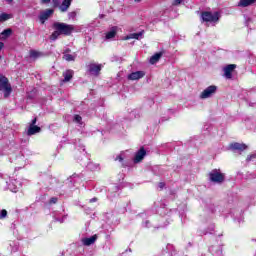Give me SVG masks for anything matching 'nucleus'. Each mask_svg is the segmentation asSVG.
Returning <instances> with one entry per match:
<instances>
[{
    "mask_svg": "<svg viewBox=\"0 0 256 256\" xmlns=\"http://www.w3.org/2000/svg\"><path fill=\"white\" fill-rule=\"evenodd\" d=\"M115 161H119L121 163V161H123V153H121L120 155H118L116 158H115Z\"/></svg>",
    "mask_w": 256,
    "mask_h": 256,
    "instance_id": "c756f323",
    "label": "nucleus"
},
{
    "mask_svg": "<svg viewBox=\"0 0 256 256\" xmlns=\"http://www.w3.org/2000/svg\"><path fill=\"white\" fill-rule=\"evenodd\" d=\"M5 217H7V210H1L0 219H5Z\"/></svg>",
    "mask_w": 256,
    "mask_h": 256,
    "instance_id": "bb28decb",
    "label": "nucleus"
},
{
    "mask_svg": "<svg viewBox=\"0 0 256 256\" xmlns=\"http://www.w3.org/2000/svg\"><path fill=\"white\" fill-rule=\"evenodd\" d=\"M118 29L119 28L117 26H113L108 32H106L105 40L110 41V39H114L115 35H117Z\"/></svg>",
    "mask_w": 256,
    "mask_h": 256,
    "instance_id": "9b49d317",
    "label": "nucleus"
},
{
    "mask_svg": "<svg viewBox=\"0 0 256 256\" xmlns=\"http://www.w3.org/2000/svg\"><path fill=\"white\" fill-rule=\"evenodd\" d=\"M50 203H57V198L56 197L51 198Z\"/></svg>",
    "mask_w": 256,
    "mask_h": 256,
    "instance_id": "2f4dec72",
    "label": "nucleus"
},
{
    "mask_svg": "<svg viewBox=\"0 0 256 256\" xmlns=\"http://www.w3.org/2000/svg\"><path fill=\"white\" fill-rule=\"evenodd\" d=\"M145 77V73L143 71L132 72L128 75L129 81H139V79H143Z\"/></svg>",
    "mask_w": 256,
    "mask_h": 256,
    "instance_id": "1a4fd4ad",
    "label": "nucleus"
},
{
    "mask_svg": "<svg viewBox=\"0 0 256 256\" xmlns=\"http://www.w3.org/2000/svg\"><path fill=\"white\" fill-rule=\"evenodd\" d=\"M135 1H141V0H135Z\"/></svg>",
    "mask_w": 256,
    "mask_h": 256,
    "instance_id": "ea45409f",
    "label": "nucleus"
},
{
    "mask_svg": "<svg viewBox=\"0 0 256 256\" xmlns=\"http://www.w3.org/2000/svg\"><path fill=\"white\" fill-rule=\"evenodd\" d=\"M209 179L212 183H223L225 175L221 173V170L214 169L209 173Z\"/></svg>",
    "mask_w": 256,
    "mask_h": 256,
    "instance_id": "20e7f679",
    "label": "nucleus"
},
{
    "mask_svg": "<svg viewBox=\"0 0 256 256\" xmlns=\"http://www.w3.org/2000/svg\"><path fill=\"white\" fill-rule=\"evenodd\" d=\"M64 1H71V0H64Z\"/></svg>",
    "mask_w": 256,
    "mask_h": 256,
    "instance_id": "4c0bfd02",
    "label": "nucleus"
},
{
    "mask_svg": "<svg viewBox=\"0 0 256 256\" xmlns=\"http://www.w3.org/2000/svg\"><path fill=\"white\" fill-rule=\"evenodd\" d=\"M253 3V1H240L238 3V7H249V5H251Z\"/></svg>",
    "mask_w": 256,
    "mask_h": 256,
    "instance_id": "b1692460",
    "label": "nucleus"
},
{
    "mask_svg": "<svg viewBox=\"0 0 256 256\" xmlns=\"http://www.w3.org/2000/svg\"><path fill=\"white\" fill-rule=\"evenodd\" d=\"M97 201V198L90 199V203H95Z\"/></svg>",
    "mask_w": 256,
    "mask_h": 256,
    "instance_id": "f704fd0d",
    "label": "nucleus"
},
{
    "mask_svg": "<svg viewBox=\"0 0 256 256\" xmlns=\"http://www.w3.org/2000/svg\"><path fill=\"white\" fill-rule=\"evenodd\" d=\"M68 17H69V19H75V18L77 17V13H75V12H70V13L68 14Z\"/></svg>",
    "mask_w": 256,
    "mask_h": 256,
    "instance_id": "cd10ccee",
    "label": "nucleus"
},
{
    "mask_svg": "<svg viewBox=\"0 0 256 256\" xmlns=\"http://www.w3.org/2000/svg\"><path fill=\"white\" fill-rule=\"evenodd\" d=\"M35 123H37V118H34V119L32 120V123H31L30 125H35Z\"/></svg>",
    "mask_w": 256,
    "mask_h": 256,
    "instance_id": "72a5a7b5",
    "label": "nucleus"
},
{
    "mask_svg": "<svg viewBox=\"0 0 256 256\" xmlns=\"http://www.w3.org/2000/svg\"><path fill=\"white\" fill-rule=\"evenodd\" d=\"M201 19L205 23H211L212 25H217V23H219V19H221V14L219 12L204 11L201 14Z\"/></svg>",
    "mask_w": 256,
    "mask_h": 256,
    "instance_id": "f257e3e1",
    "label": "nucleus"
},
{
    "mask_svg": "<svg viewBox=\"0 0 256 256\" xmlns=\"http://www.w3.org/2000/svg\"><path fill=\"white\" fill-rule=\"evenodd\" d=\"M161 53H156L154 54L151 58H150V63L151 65H155V63H157V61H159V59H161Z\"/></svg>",
    "mask_w": 256,
    "mask_h": 256,
    "instance_id": "aec40b11",
    "label": "nucleus"
},
{
    "mask_svg": "<svg viewBox=\"0 0 256 256\" xmlns=\"http://www.w3.org/2000/svg\"><path fill=\"white\" fill-rule=\"evenodd\" d=\"M0 91L3 92L4 98L7 99L13 93V88L9 83V79L7 77L0 75Z\"/></svg>",
    "mask_w": 256,
    "mask_h": 256,
    "instance_id": "f03ea898",
    "label": "nucleus"
},
{
    "mask_svg": "<svg viewBox=\"0 0 256 256\" xmlns=\"http://www.w3.org/2000/svg\"><path fill=\"white\" fill-rule=\"evenodd\" d=\"M13 31L11 29H6L0 34V39L5 40L7 39Z\"/></svg>",
    "mask_w": 256,
    "mask_h": 256,
    "instance_id": "a211bd4d",
    "label": "nucleus"
},
{
    "mask_svg": "<svg viewBox=\"0 0 256 256\" xmlns=\"http://www.w3.org/2000/svg\"><path fill=\"white\" fill-rule=\"evenodd\" d=\"M63 59L65 61H75V54H64Z\"/></svg>",
    "mask_w": 256,
    "mask_h": 256,
    "instance_id": "5701e85b",
    "label": "nucleus"
},
{
    "mask_svg": "<svg viewBox=\"0 0 256 256\" xmlns=\"http://www.w3.org/2000/svg\"><path fill=\"white\" fill-rule=\"evenodd\" d=\"M8 187H9V189H10V191H12V193H17V187H12V184L10 183L9 185H8Z\"/></svg>",
    "mask_w": 256,
    "mask_h": 256,
    "instance_id": "c85d7f7f",
    "label": "nucleus"
},
{
    "mask_svg": "<svg viewBox=\"0 0 256 256\" xmlns=\"http://www.w3.org/2000/svg\"><path fill=\"white\" fill-rule=\"evenodd\" d=\"M65 219H67V216H63L62 219L56 218V221H58L59 223H64Z\"/></svg>",
    "mask_w": 256,
    "mask_h": 256,
    "instance_id": "7c9ffc66",
    "label": "nucleus"
},
{
    "mask_svg": "<svg viewBox=\"0 0 256 256\" xmlns=\"http://www.w3.org/2000/svg\"><path fill=\"white\" fill-rule=\"evenodd\" d=\"M30 57H31V59H38V57H41V53H39L35 50H31L30 51Z\"/></svg>",
    "mask_w": 256,
    "mask_h": 256,
    "instance_id": "4be33fe9",
    "label": "nucleus"
},
{
    "mask_svg": "<svg viewBox=\"0 0 256 256\" xmlns=\"http://www.w3.org/2000/svg\"><path fill=\"white\" fill-rule=\"evenodd\" d=\"M101 69H103V65H101V64L91 63V64L88 65L89 73L91 75H95L96 77L101 72Z\"/></svg>",
    "mask_w": 256,
    "mask_h": 256,
    "instance_id": "423d86ee",
    "label": "nucleus"
},
{
    "mask_svg": "<svg viewBox=\"0 0 256 256\" xmlns=\"http://www.w3.org/2000/svg\"><path fill=\"white\" fill-rule=\"evenodd\" d=\"M175 5H181V1L175 2Z\"/></svg>",
    "mask_w": 256,
    "mask_h": 256,
    "instance_id": "e433bc0d",
    "label": "nucleus"
},
{
    "mask_svg": "<svg viewBox=\"0 0 256 256\" xmlns=\"http://www.w3.org/2000/svg\"><path fill=\"white\" fill-rule=\"evenodd\" d=\"M54 27L56 31H59L62 35H71V33L75 31V26L65 23H56Z\"/></svg>",
    "mask_w": 256,
    "mask_h": 256,
    "instance_id": "7ed1b4c3",
    "label": "nucleus"
},
{
    "mask_svg": "<svg viewBox=\"0 0 256 256\" xmlns=\"http://www.w3.org/2000/svg\"><path fill=\"white\" fill-rule=\"evenodd\" d=\"M54 7H58L62 13H65L71 7V1L55 2Z\"/></svg>",
    "mask_w": 256,
    "mask_h": 256,
    "instance_id": "6e6552de",
    "label": "nucleus"
},
{
    "mask_svg": "<svg viewBox=\"0 0 256 256\" xmlns=\"http://www.w3.org/2000/svg\"><path fill=\"white\" fill-rule=\"evenodd\" d=\"M95 241H97V235H93L89 238H82L81 240L82 244L85 245V247L93 245Z\"/></svg>",
    "mask_w": 256,
    "mask_h": 256,
    "instance_id": "f8f14e48",
    "label": "nucleus"
},
{
    "mask_svg": "<svg viewBox=\"0 0 256 256\" xmlns=\"http://www.w3.org/2000/svg\"><path fill=\"white\" fill-rule=\"evenodd\" d=\"M59 35H61V32H60L59 30L55 31V32L50 36L51 41H56V39L59 38Z\"/></svg>",
    "mask_w": 256,
    "mask_h": 256,
    "instance_id": "393cba45",
    "label": "nucleus"
},
{
    "mask_svg": "<svg viewBox=\"0 0 256 256\" xmlns=\"http://www.w3.org/2000/svg\"><path fill=\"white\" fill-rule=\"evenodd\" d=\"M146 154L147 152L145 149L141 148L134 157V163H140V161H143Z\"/></svg>",
    "mask_w": 256,
    "mask_h": 256,
    "instance_id": "ddd939ff",
    "label": "nucleus"
},
{
    "mask_svg": "<svg viewBox=\"0 0 256 256\" xmlns=\"http://www.w3.org/2000/svg\"><path fill=\"white\" fill-rule=\"evenodd\" d=\"M230 149L232 151H245V149H247V146L245 144L232 143L230 144Z\"/></svg>",
    "mask_w": 256,
    "mask_h": 256,
    "instance_id": "2eb2a0df",
    "label": "nucleus"
},
{
    "mask_svg": "<svg viewBox=\"0 0 256 256\" xmlns=\"http://www.w3.org/2000/svg\"><path fill=\"white\" fill-rule=\"evenodd\" d=\"M164 185H165V184L160 183V184H159V187H160L161 189H163Z\"/></svg>",
    "mask_w": 256,
    "mask_h": 256,
    "instance_id": "c9c22d12",
    "label": "nucleus"
},
{
    "mask_svg": "<svg viewBox=\"0 0 256 256\" xmlns=\"http://www.w3.org/2000/svg\"><path fill=\"white\" fill-rule=\"evenodd\" d=\"M215 93H217V86H209L201 92L200 99H209L213 97Z\"/></svg>",
    "mask_w": 256,
    "mask_h": 256,
    "instance_id": "39448f33",
    "label": "nucleus"
},
{
    "mask_svg": "<svg viewBox=\"0 0 256 256\" xmlns=\"http://www.w3.org/2000/svg\"><path fill=\"white\" fill-rule=\"evenodd\" d=\"M7 1H13V0H7Z\"/></svg>",
    "mask_w": 256,
    "mask_h": 256,
    "instance_id": "58836bf2",
    "label": "nucleus"
},
{
    "mask_svg": "<svg viewBox=\"0 0 256 256\" xmlns=\"http://www.w3.org/2000/svg\"><path fill=\"white\" fill-rule=\"evenodd\" d=\"M176 1H181V0H176Z\"/></svg>",
    "mask_w": 256,
    "mask_h": 256,
    "instance_id": "a19ab883",
    "label": "nucleus"
},
{
    "mask_svg": "<svg viewBox=\"0 0 256 256\" xmlns=\"http://www.w3.org/2000/svg\"><path fill=\"white\" fill-rule=\"evenodd\" d=\"M73 121L74 123H78V125H83V118L78 114L74 115Z\"/></svg>",
    "mask_w": 256,
    "mask_h": 256,
    "instance_id": "412c9836",
    "label": "nucleus"
},
{
    "mask_svg": "<svg viewBox=\"0 0 256 256\" xmlns=\"http://www.w3.org/2000/svg\"><path fill=\"white\" fill-rule=\"evenodd\" d=\"M51 15H53V9H47L43 12H41L39 19L43 25V23H45V21H47V19H49V17H51Z\"/></svg>",
    "mask_w": 256,
    "mask_h": 256,
    "instance_id": "9d476101",
    "label": "nucleus"
},
{
    "mask_svg": "<svg viewBox=\"0 0 256 256\" xmlns=\"http://www.w3.org/2000/svg\"><path fill=\"white\" fill-rule=\"evenodd\" d=\"M41 131V127L35 126V125H30L28 130H27V135H35V133H39Z\"/></svg>",
    "mask_w": 256,
    "mask_h": 256,
    "instance_id": "dca6fc26",
    "label": "nucleus"
},
{
    "mask_svg": "<svg viewBox=\"0 0 256 256\" xmlns=\"http://www.w3.org/2000/svg\"><path fill=\"white\" fill-rule=\"evenodd\" d=\"M63 77H64V80H63L64 83L69 82L70 79H73V70H66L63 73Z\"/></svg>",
    "mask_w": 256,
    "mask_h": 256,
    "instance_id": "f3484780",
    "label": "nucleus"
},
{
    "mask_svg": "<svg viewBox=\"0 0 256 256\" xmlns=\"http://www.w3.org/2000/svg\"><path fill=\"white\" fill-rule=\"evenodd\" d=\"M144 33H145V31L129 34L128 36H126L124 38V41H129V39H137V40L143 39Z\"/></svg>",
    "mask_w": 256,
    "mask_h": 256,
    "instance_id": "4468645a",
    "label": "nucleus"
},
{
    "mask_svg": "<svg viewBox=\"0 0 256 256\" xmlns=\"http://www.w3.org/2000/svg\"><path fill=\"white\" fill-rule=\"evenodd\" d=\"M12 17H13V15H11V14L2 13V14H0V23L9 21V19H11Z\"/></svg>",
    "mask_w": 256,
    "mask_h": 256,
    "instance_id": "6ab92c4d",
    "label": "nucleus"
},
{
    "mask_svg": "<svg viewBox=\"0 0 256 256\" xmlns=\"http://www.w3.org/2000/svg\"><path fill=\"white\" fill-rule=\"evenodd\" d=\"M235 69H237V65L235 64H229L224 67V77H226V79H231V77H233V71H235Z\"/></svg>",
    "mask_w": 256,
    "mask_h": 256,
    "instance_id": "0eeeda50",
    "label": "nucleus"
},
{
    "mask_svg": "<svg viewBox=\"0 0 256 256\" xmlns=\"http://www.w3.org/2000/svg\"><path fill=\"white\" fill-rule=\"evenodd\" d=\"M254 159H256V154H251L247 157L246 161L249 163V161H253Z\"/></svg>",
    "mask_w": 256,
    "mask_h": 256,
    "instance_id": "a878e982",
    "label": "nucleus"
},
{
    "mask_svg": "<svg viewBox=\"0 0 256 256\" xmlns=\"http://www.w3.org/2000/svg\"><path fill=\"white\" fill-rule=\"evenodd\" d=\"M143 225L144 227H149V220H146Z\"/></svg>",
    "mask_w": 256,
    "mask_h": 256,
    "instance_id": "473e14b6",
    "label": "nucleus"
}]
</instances>
